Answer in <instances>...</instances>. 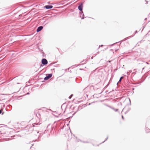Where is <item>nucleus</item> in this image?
<instances>
[{
  "instance_id": "1",
  "label": "nucleus",
  "mask_w": 150,
  "mask_h": 150,
  "mask_svg": "<svg viewBox=\"0 0 150 150\" xmlns=\"http://www.w3.org/2000/svg\"><path fill=\"white\" fill-rule=\"evenodd\" d=\"M137 33H138V31L137 30H136L135 32V34L134 35H131V36L128 37L127 38H124V39H123L122 40L118 42H116L115 43V44H116V43H118V42H120V44L122 42V41H125L127 39H128L133 37ZM114 44H115V43L112 44L111 45V46L113 45Z\"/></svg>"
},
{
  "instance_id": "2",
  "label": "nucleus",
  "mask_w": 150,
  "mask_h": 150,
  "mask_svg": "<svg viewBox=\"0 0 150 150\" xmlns=\"http://www.w3.org/2000/svg\"><path fill=\"white\" fill-rule=\"evenodd\" d=\"M38 125V123H35L34 124H33V126H32L31 125H28L27 127L26 128L27 129L29 128V129H28V131H33V127H35V125Z\"/></svg>"
},
{
  "instance_id": "3",
  "label": "nucleus",
  "mask_w": 150,
  "mask_h": 150,
  "mask_svg": "<svg viewBox=\"0 0 150 150\" xmlns=\"http://www.w3.org/2000/svg\"><path fill=\"white\" fill-rule=\"evenodd\" d=\"M52 76V73L46 74V76L44 78V80H47L50 78Z\"/></svg>"
},
{
  "instance_id": "4",
  "label": "nucleus",
  "mask_w": 150,
  "mask_h": 150,
  "mask_svg": "<svg viewBox=\"0 0 150 150\" xmlns=\"http://www.w3.org/2000/svg\"><path fill=\"white\" fill-rule=\"evenodd\" d=\"M83 3L81 2L78 6V9L80 11H83Z\"/></svg>"
},
{
  "instance_id": "5",
  "label": "nucleus",
  "mask_w": 150,
  "mask_h": 150,
  "mask_svg": "<svg viewBox=\"0 0 150 150\" xmlns=\"http://www.w3.org/2000/svg\"><path fill=\"white\" fill-rule=\"evenodd\" d=\"M41 63L42 64L45 65L47 64L48 61L46 59L43 58L42 59Z\"/></svg>"
},
{
  "instance_id": "6",
  "label": "nucleus",
  "mask_w": 150,
  "mask_h": 150,
  "mask_svg": "<svg viewBox=\"0 0 150 150\" xmlns=\"http://www.w3.org/2000/svg\"><path fill=\"white\" fill-rule=\"evenodd\" d=\"M12 108V106L11 105H7L6 109L7 111H10Z\"/></svg>"
},
{
  "instance_id": "7",
  "label": "nucleus",
  "mask_w": 150,
  "mask_h": 150,
  "mask_svg": "<svg viewBox=\"0 0 150 150\" xmlns=\"http://www.w3.org/2000/svg\"><path fill=\"white\" fill-rule=\"evenodd\" d=\"M53 6L51 5H46L44 6V8L46 9H50L53 8Z\"/></svg>"
},
{
  "instance_id": "8",
  "label": "nucleus",
  "mask_w": 150,
  "mask_h": 150,
  "mask_svg": "<svg viewBox=\"0 0 150 150\" xmlns=\"http://www.w3.org/2000/svg\"><path fill=\"white\" fill-rule=\"evenodd\" d=\"M43 27L42 26H40L38 27L37 30L36 31L37 32H39L41 31L43 28Z\"/></svg>"
},
{
  "instance_id": "9",
  "label": "nucleus",
  "mask_w": 150,
  "mask_h": 150,
  "mask_svg": "<svg viewBox=\"0 0 150 150\" xmlns=\"http://www.w3.org/2000/svg\"><path fill=\"white\" fill-rule=\"evenodd\" d=\"M80 17H81V18L82 19H83L85 17H84V15L83 14V11H81L80 12Z\"/></svg>"
},
{
  "instance_id": "10",
  "label": "nucleus",
  "mask_w": 150,
  "mask_h": 150,
  "mask_svg": "<svg viewBox=\"0 0 150 150\" xmlns=\"http://www.w3.org/2000/svg\"><path fill=\"white\" fill-rule=\"evenodd\" d=\"M145 130L146 133H149L150 131V129L148 127H146L145 129Z\"/></svg>"
},
{
  "instance_id": "11",
  "label": "nucleus",
  "mask_w": 150,
  "mask_h": 150,
  "mask_svg": "<svg viewBox=\"0 0 150 150\" xmlns=\"http://www.w3.org/2000/svg\"><path fill=\"white\" fill-rule=\"evenodd\" d=\"M110 108L114 110L115 112H117L118 111V109L115 108L114 107H113L112 106H111Z\"/></svg>"
},
{
  "instance_id": "12",
  "label": "nucleus",
  "mask_w": 150,
  "mask_h": 150,
  "mask_svg": "<svg viewBox=\"0 0 150 150\" xmlns=\"http://www.w3.org/2000/svg\"><path fill=\"white\" fill-rule=\"evenodd\" d=\"M143 81H140L138 82H137L134 83H133V84L134 85H136V84H138L139 83H141L142 82H143Z\"/></svg>"
},
{
  "instance_id": "13",
  "label": "nucleus",
  "mask_w": 150,
  "mask_h": 150,
  "mask_svg": "<svg viewBox=\"0 0 150 150\" xmlns=\"http://www.w3.org/2000/svg\"><path fill=\"white\" fill-rule=\"evenodd\" d=\"M81 107L80 106H79L78 108V110H77L73 114H72V115L73 116L76 113V112L78 111V110H79V109L80 110V108Z\"/></svg>"
},
{
  "instance_id": "14",
  "label": "nucleus",
  "mask_w": 150,
  "mask_h": 150,
  "mask_svg": "<svg viewBox=\"0 0 150 150\" xmlns=\"http://www.w3.org/2000/svg\"><path fill=\"white\" fill-rule=\"evenodd\" d=\"M123 78V76H121L120 79H119V81H118V82L117 83V85L118 83L120 82H121V80H122V79Z\"/></svg>"
},
{
  "instance_id": "15",
  "label": "nucleus",
  "mask_w": 150,
  "mask_h": 150,
  "mask_svg": "<svg viewBox=\"0 0 150 150\" xmlns=\"http://www.w3.org/2000/svg\"><path fill=\"white\" fill-rule=\"evenodd\" d=\"M103 104L105 105L106 106H107L110 108H111V106H110V105H107V104H105V103H104Z\"/></svg>"
},
{
  "instance_id": "16",
  "label": "nucleus",
  "mask_w": 150,
  "mask_h": 150,
  "mask_svg": "<svg viewBox=\"0 0 150 150\" xmlns=\"http://www.w3.org/2000/svg\"><path fill=\"white\" fill-rule=\"evenodd\" d=\"M103 104L105 105L106 106H107L110 108H111V106H110V105H107V104H105V103H104Z\"/></svg>"
},
{
  "instance_id": "17",
  "label": "nucleus",
  "mask_w": 150,
  "mask_h": 150,
  "mask_svg": "<svg viewBox=\"0 0 150 150\" xmlns=\"http://www.w3.org/2000/svg\"><path fill=\"white\" fill-rule=\"evenodd\" d=\"M132 71H127V74L128 75H129L130 73Z\"/></svg>"
},
{
  "instance_id": "18",
  "label": "nucleus",
  "mask_w": 150,
  "mask_h": 150,
  "mask_svg": "<svg viewBox=\"0 0 150 150\" xmlns=\"http://www.w3.org/2000/svg\"><path fill=\"white\" fill-rule=\"evenodd\" d=\"M54 127H51V129H50V132H51L54 129Z\"/></svg>"
},
{
  "instance_id": "19",
  "label": "nucleus",
  "mask_w": 150,
  "mask_h": 150,
  "mask_svg": "<svg viewBox=\"0 0 150 150\" xmlns=\"http://www.w3.org/2000/svg\"><path fill=\"white\" fill-rule=\"evenodd\" d=\"M82 142L83 143H89V142L88 141H83V142Z\"/></svg>"
},
{
  "instance_id": "20",
  "label": "nucleus",
  "mask_w": 150,
  "mask_h": 150,
  "mask_svg": "<svg viewBox=\"0 0 150 150\" xmlns=\"http://www.w3.org/2000/svg\"><path fill=\"white\" fill-rule=\"evenodd\" d=\"M73 96V94H71L69 97V99H71V97Z\"/></svg>"
},
{
  "instance_id": "21",
  "label": "nucleus",
  "mask_w": 150,
  "mask_h": 150,
  "mask_svg": "<svg viewBox=\"0 0 150 150\" xmlns=\"http://www.w3.org/2000/svg\"><path fill=\"white\" fill-rule=\"evenodd\" d=\"M131 109L130 108L128 107V109H127V112H128L129 111H130V110Z\"/></svg>"
},
{
  "instance_id": "22",
  "label": "nucleus",
  "mask_w": 150,
  "mask_h": 150,
  "mask_svg": "<svg viewBox=\"0 0 150 150\" xmlns=\"http://www.w3.org/2000/svg\"><path fill=\"white\" fill-rule=\"evenodd\" d=\"M136 74V72H133L132 73V75H133V76H134Z\"/></svg>"
},
{
  "instance_id": "23",
  "label": "nucleus",
  "mask_w": 150,
  "mask_h": 150,
  "mask_svg": "<svg viewBox=\"0 0 150 150\" xmlns=\"http://www.w3.org/2000/svg\"><path fill=\"white\" fill-rule=\"evenodd\" d=\"M108 136L107 137V138H106V139H105V140L103 142H102V143H104V142H105V141H106L107 140V139H108Z\"/></svg>"
},
{
  "instance_id": "24",
  "label": "nucleus",
  "mask_w": 150,
  "mask_h": 150,
  "mask_svg": "<svg viewBox=\"0 0 150 150\" xmlns=\"http://www.w3.org/2000/svg\"><path fill=\"white\" fill-rule=\"evenodd\" d=\"M1 114L2 115L4 114V112H3L2 113V111H1V110H0V114H1Z\"/></svg>"
},
{
  "instance_id": "25",
  "label": "nucleus",
  "mask_w": 150,
  "mask_h": 150,
  "mask_svg": "<svg viewBox=\"0 0 150 150\" xmlns=\"http://www.w3.org/2000/svg\"><path fill=\"white\" fill-rule=\"evenodd\" d=\"M103 46V45H100L99 46V47H98V49H99V48H100V47H102V46Z\"/></svg>"
},
{
  "instance_id": "26",
  "label": "nucleus",
  "mask_w": 150,
  "mask_h": 150,
  "mask_svg": "<svg viewBox=\"0 0 150 150\" xmlns=\"http://www.w3.org/2000/svg\"><path fill=\"white\" fill-rule=\"evenodd\" d=\"M129 105H131V102L130 99L129 98Z\"/></svg>"
},
{
  "instance_id": "27",
  "label": "nucleus",
  "mask_w": 150,
  "mask_h": 150,
  "mask_svg": "<svg viewBox=\"0 0 150 150\" xmlns=\"http://www.w3.org/2000/svg\"><path fill=\"white\" fill-rule=\"evenodd\" d=\"M145 1L146 2V4H147L148 3V1H146V0H145Z\"/></svg>"
},
{
  "instance_id": "28",
  "label": "nucleus",
  "mask_w": 150,
  "mask_h": 150,
  "mask_svg": "<svg viewBox=\"0 0 150 150\" xmlns=\"http://www.w3.org/2000/svg\"><path fill=\"white\" fill-rule=\"evenodd\" d=\"M122 118L123 120H124V117L122 115Z\"/></svg>"
},
{
  "instance_id": "29",
  "label": "nucleus",
  "mask_w": 150,
  "mask_h": 150,
  "mask_svg": "<svg viewBox=\"0 0 150 150\" xmlns=\"http://www.w3.org/2000/svg\"><path fill=\"white\" fill-rule=\"evenodd\" d=\"M108 86V85L107 84L106 86L105 87V88H107V87Z\"/></svg>"
},
{
  "instance_id": "30",
  "label": "nucleus",
  "mask_w": 150,
  "mask_h": 150,
  "mask_svg": "<svg viewBox=\"0 0 150 150\" xmlns=\"http://www.w3.org/2000/svg\"><path fill=\"white\" fill-rule=\"evenodd\" d=\"M86 61H87L86 60H84L82 62H83L85 61V62H86Z\"/></svg>"
},
{
  "instance_id": "31",
  "label": "nucleus",
  "mask_w": 150,
  "mask_h": 150,
  "mask_svg": "<svg viewBox=\"0 0 150 150\" xmlns=\"http://www.w3.org/2000/svg\"><path fill=\"white\" fill-rule=\"evenodd\" d=\"M33 145H34V144H32V146H31L30 147V149H31V147H32V146H33Z\"/></svg>"
},
{
  "instance_id": "32",
  "label": "nucleus",
  "mask_w": 150,
  "mask_h": 150,
  "mask_svg": "<svg viewBox=\"0 0 150 150\" xmlns=\"http://www.w3.org/2000/svg\"><path fill=\"white\" fill-rule=\"evenodd\" d=\"M146 64H149V63L148 62H146Z\"/></svg>"
},
{
  "instance_id": "33",
  "label": "nucleus",
  "mask_w": 150,
  "mask_h": 150,
  "mask_svg": "<svg viewBox=\"0 0 150 150\" xmlns=\"http://www.w3.org/2000/svg\"><path fill=\"white\" fill-rule=\"evenodd\" d=\"M127 112V110L126 112H125V114H126V113H127V112Z\"/></svg>"
},
{
  "instance_id": "34",
  "label": "nucleus",
  "mask_w": 150,
  "mask_h": 150,
  "mask_svg": "<svg viewBox=\"0 0 150 150\" xmlns=\"http://www.w3.org/2000/svg\"><path fill=\"white\" fill-rule=\"evenodd\" d=\"M79 141L81 142H83V141H82L81 140L79 139Z\"/></svg>"
},
{
  "instance_id": "35",
  "label": "nucleus",
  "mask_w": 150,
  "mask_h": 150,
  "mask_svg": "<svg viewBox=\"0 0 150 150\" xmlns=\"http://www.w3.org/2000/svg\"><path fill=\"white\" fill-rule=\"evenodd\" d=\"M119 50L118 49H117L116 50H115V52H116L117 51Z\"/></svg>"
},
{
  "instance_id": "36",
  "label": "nucleus",
  "mask_w": 150,
  "mask_h": 150,
  "mask_svg": "<svg viewBox=\"0 0 150 150\" xmlns=\"http://www.w3.org/2000/svg\"><path fill=\"white\" fill-rule=\"evenodd\" d=\"M144 28H145V27H143V29H142V30L141 31V32H142V31H143V30L144 29Z\"/></svg>"
},
{
  "instance_id": "37",
  "label": "nucleus",
  "mask_w": 150,
  "mask_h": 150,
  "mask_svg": "<svg viewBox=\"0 0 150 150\" xmlns=\"http://www.w3.org/2000/svg\"><path fill=\"white\" fill-rule=\"evenodd\" d=\"M50 126V125H48V126H47V128H48V127L49 126Z\"/></svg>"
},
{
  "instance_id": "38",
  "label": "nucleus",
  "mask_w": 150,
  "mask_h": 150,
  "mask_svg": "<svg viewBox=\"0 0 150 150\" xmlns=\"http://www.w3.org/2000/svg\"><path fill=\"white\" fill-rule=\"evenodd\" d=\"M48 23V22H47V23H46L45 24V25H46Z\"/></svg>"
},
{
  "instance_id": "39",
  "label": "nucleus",
  "mask_w": 150,
  "mask_h": 150,
  "mask_svg": "<svg viewBox=\"0 0 150 150\" xmlns=\"http://www.w3.org/2000/svg\"><path fill=\"white\" fill-rule=\"evenodd\" d=\"M144 68H145V67H143V68H142V70H144Z\"/></svg>"
},
{
  "instance_id": "40",
  "label": "nucleus",
  "mask_w": 150,
  "mask_h": 150,
  "mask_svg": "<svg viewBox=\"0 0 150 150\" xmlns=\"http://www.w3.org/2000/svg\"><path fill=\"white\" fill-rule=\"evenodd\" d=\"M30 94V93H29V92H28V93H27V95H28V94Z\"/></svg>"
},
{
  "instance_id": "41",
  "label": "nucleus",
  "mask_w": 150,
  "mask_h": 150,
  "mask_svg": "<svg viewBox=\"0 0 150 150\" xmlns=\"http://www.w3.org/2000/svg\"><path fill=\"white\" fill-rule=\"evenodd\" d=\"M147 19V18H146L145 19H144V20H146Z\"/></svg>"
},
{
  "instance_id": "42",
  "label": "nucleus",
  "mask_w": 150,
  "mask_h": 150,
  "mask_svg": "<svg viewBox=\"0 0 150 150\" xmlns=\"http://www.w3.org/2000/svg\"><path fill=\"white\" fill-rule=\"evenodd\" d=\"M134 88H132V90H134Z\"/></svg>"
},
{
  "instance_id": "43",
  "label": "nucleus",
  "mask_w": 150,
  "mask_h": 150,
  "mask_svg": "<svg viewBox=\"0 0 150 150\" xmlns=\"http://www.w3.org/2000/svg\"><path fill=\"white\" fill-rule=\"evenodd\" d=\"M120 104L121 105H122V103H120Z\"/></svg>"
},
{
  "instance_id": "44",
  "label": "nucleus",
  "mask_w": 150,
  "mask_h": 150,
  "mask_svg": "<svg viewBox=\"0 0 150 150\" xmlns=\"http://www.w3.org/2000/svg\"><path fill=\"white\" fill-rule=\"evenodd\" d=\"M124 109H125V108H124L122 109V111H123L124 110Z\"/></svg>"
},
{
  "instance_id": "45",
  "label": "nucleus",
  "mask_w": 150,
  "mask_h": 150,
  "mask_svg": "<svg viewBox=\"0 0 150 150\" xmlns=\"http://www.w3.org/2000/svg\"><path fill=\"white\" fill-rule=\"evenodd\" d=\"M38 141L37 140V139H35V141L36 142V141Z\"/></svg>"
},
{
  "instance_id": "46",
  "label": "nucleus",
  "mask_w": 150,
  "mask_h": 150,
  "mask_svg": "<svg viewBox=\"0 0 150 150\" xmlns=\"http://www.w3.org/2000/svg\"><path fill=\"white\" fill-rule=\"evenodd\" d=\"M45 80H44V81H42V82H45Z\"/></svg>"
},
{
  "instance_id": "47",
  "label": "nucleus",
  "mask_w": 150,
  "mask_h": 150,
  "mask_svg": "<svg viewBox=\"0 0 150 150\" xmlns=\"http://www.w3.org/2000/svg\"><path fill=\"white\" fill-rule=\"evenodd\" d=\"M108 62H110V61H108Z\"/></svg>"
},
{
  "instance_id": "48",
  "label": "nucleus",
  "mask_w": 150,
  "mask_h": 150,
  "mask_svg": "<svg viewBox=\"0 0 150 150\" xmlns=\"http://www.w3.org/2000/svg\"><path fill=\"white\" fill-rule=\"evenodd\" d=\"M110 50L111 51H112V49H110Z\"/></svg>"
},
{
  "instance_id": "49",
  "label": "nucleus",
  "mask_w": 150,
  "mask_h": 150,
  "mask_svg": "<svg viewBox=\"0 0 150 150\" xmlns=\"http://www.w3.org/2000/svg\"><path fill=\"white\" fill-rule=\"evenodd\" d=\"M93 59V57H92L91 58V59Z\"/></svg>"
},
{
  "instance_id": "50",
  "label": "nucleus",
  "mask_w": 150,
  "mask_h": 150,
  "mask_svg": "<svg viewBox=\"0 0 150 150\" xmlns=\"http://www.w3.org/2000/svg\"><path fill=\"white\" fill-rule=\"evenodd\" d=\"M19 83H17V84H19Z\"/></svg>"
},
{
  "instance_id": "51",
  "label": "nucleus",
  "mask_w": 150,
  "mask_h": 150,
  "mask_svg": "<svg viewBox=\"0 0 150 150\" xmlns=\"http://www.w3.org/2000/svg\"><path fill=\"white\" fill-rule=\"evenodd\" d=\"M48 3L49 4H50V3H49V2H48Z\"/></svg>"
},
{
  "instance_id": "52",
  "label": "nucleus",
  "mask_w": 150,
  "mask_h": 150,
  "mask_svg": "<svg viewBox=\"0 0 150 150\" xmlns=\"http://www.w3.org/2000/svg\"><path fill=\"white\" fill-rule=\"evenodd\" d=\"M62 105L61 106V108L62 109Z\"/></svg>"
},
{
  "instance_id": "53",
  "label": "nucleus",
  "mask_w": 150,
  "mask_h": 150,
  "mask_svg": "<svg viewBox=\"0 0 150 150\" xmlns=\"http://www.w3.org/2000/svg\"><path fill=\"white\" fill-rule=\"evenodd\" d=\"M73 136H74V137H75V136L74 135V134H73Z\"/></svg>"
},
{
  "instance_id": "54",
  "label": "nucleus",
  "mask_w": 150,
  "mask_h": 150,
  "mask_svg": "<svg viewBox=\"0 0 150 150\" xmlns=\"http://www.w3.org/2000/svg\"><path fill=\"white\" fill-rule=\"evenodd\" d=\"M24 8H26V6H24Z\"/></svg>"
},
{
  "instance_id": "55",
  "label": "nucleus",
  "mask_w": 150,
  "mask_h": 150,
  "mask_svg": "<svg viewBox=\"0 0 150 150\" xmlns=\"http://www.w3.org/2000/svg\"><path fill=\"white\" fill-rule=\"evenodd\" d=\"M45 22H46V21H44V23H45Z\"/></svg>"
},
{
  "instance_id": "56",
  "label": "nucleus",
  "mask_w": 150,
  "mask_h": 150,
  "mask_svg": "<svg viewBox=\"0 0 150 150\" xmlns=\"http://www.w3.org/2000/svg\"><path fill=\"white\" fill-rule=\"evenodd\" d=\"M56 117H58V116H56Z\"/></svg>"
},
{
  "instance_id": "57",
  "label": "nucleus",
  "mask_w": 150,
  "mask_h": 150,
  "mask_svg": "<svg viewBox=\"0 0 150 150\" xmlns=\"http://www.w3.org/2000/svg\"><path fill=\"white\" fill-rule=\"evenodd\" d=\"M150 32V30H149V32Z\"/></svg>"
},
{
  "instance_id": "58",
  "label": "nucleus",
  "mask_w": 150,
  "mask_h": 150,
  "mask_svg": "<svg viewBox=\"0 0 150 150\" xmlns=\"http://www.w3.org/2000/svg\"><path fill=\"white\" fill-rule=\"evenodd\" d=\"M49 110H51L50 109H49Z\"/></svg>"
},
{
  "instance_id": "59",
  "label": "nucleus",
  "mask_w": 150,
  "mask_h": 150,
  "mask_svg": "<svg viewBox=\"0 0 150 150\" xmlns=\"http://www.w3.org/2000/svg\"><path fill=\"white\" fill-rule=\"evenodd\" d=\"M142 41H141L140 42H142Z\"/></svg>"
},
{
  "instance_id": "60",
  "label": "nucleus",
  "mask_w": 150,
  "mask_h": 150,
  "mask_svg": "<svg viewBox=\"0 0 150 150\" xmlns=\"http://www.w3.org/2000/svg\"><path fill=\"white\" fill-rule=\"evenodd\" d=\"M70 131L71 132V130H70Z\"/></svg>"
}]
</instances>
